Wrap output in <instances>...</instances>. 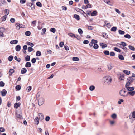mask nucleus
I'll return each instance as SVG.
<instances>
[{"label": "nucleus", "instance_id": "1", "mask_svg": "<svg viewBox=\"0 0 135 135\" xmlns=\"http://www.w3.org/2000/svg\"><path fill=\"white\" fill-rule=\"evenodd\" d=\"M104 82L108 85L112 81L111 77L109 76L104 77Z\"/></svg>", "mask_w": 135, "mask_h": 135}, {"label": "nucleus", "instance_id": "2", "mask_svg": "<svg viewBox=\"0 0 135 135\" xmlns=\"http://www.w3.org/2000/svg\"><path fill=\"white\" fill-rule=\"evenodd\" d=\"M119 94L120 96L123 97H127L128 95V93H126V91L123 89L120 91Z\"/></svg>", "mask_w": 135, "mask_h": 135}, {"label": "nucleus", "instance_id": "3", "mask_svg": "<svg viewBox=\"0 0 135 135\" xmlns=\"http://www.w3.org/2000/svg\"><path fill=\"white\" fill-rule=\"evenodd\" d=\"M134 80V78L132 77L128 78L127 79V81L126 85H130L133 82Z\"/></svg>", "mask_w": 135, "mask_h": 135}, {"label": "nucleus", "instance_id": "4", "mask_svg": "<svg viewBox=\"0 0 135 135\" xmlns=\"http://www.w3.org/2000/svg\"><path fill=\"white\" fill-rule=\"evenodd\" d=\"M16 115V117L19 118L20 119H22V118L21 112V109L19 110L17 112Z\"/></svg>", "mask_w": 135, "mask_h": 135}, {"label": "nucleus", "instance_id": "5", "mask_svg": "<svg viewBox=\"0 0 135 135\" xmlns=\"http://www.w3.org/2000/svg\"><path fill=\"white\" fill-rule=\"evenodd\" d=\"M44 103V99L42 97H40L38 99V104L39 105H42Z\"/></svg>", "mask_w": 135, "mask_h": 135}, {"label": "nucleus", "instance_id": "6", "mask_svg": "<svg viewBox=\"0 0 135 135\" xmlns=\"http://www.w3.org/2000/svg\"><path fill=\"white\" fill-rule=\"evenodd\" d=\"M130 85H126L125 87L127 90L129 91H133L134 89V88L133 87H130L129 86Z\"/></svg>", "mask_w": 135, "mask_h": 135}, {"label": "nucleus", "instance_id": "7", "mask_svg": "<svg viewBox=\"0 0 135 135\" xmlns=\"http://www.w3.org/2000/svg\"><path fill=\"white\" fill-rule=\"evenodd\" d=\"M124 75L123 74H119L118 75V78L120 80H124Z\"/></svg>", "mask_w": 135, "mask_h": 135}, {"label": "nucleus", "instance_id": "8", "mask_svg": "<svg viewBox=\"0 0 135 135\" xmlns=\"http://www.w3.org/2000/svg\"><path fill=\"white\" fill-rule=\"evenodd\" d=\"M0 93L2 96H4L7 93V91L5 89H3L2 91H1Z\"/></svg>", "mask_w": 135, "mask_h": 135}, {"label": "nucleus", "instance_id": "9", "mask_svg": "<svg viewBox=\"0 0 135 135\" xmlns=\"http://www.w3.org/2000/svg\"><path fill=\"white\" fill-rule=\"evenodd\" d=\"M68 35L71 37H74L77 38L78 35H75L74 34L71 33H69Z\"/></svg>", "mask_w": 135, "mask_h": 135}, {"label": "nucleus", "instance_id": "10", "mask_svg": "<svg viewBox=\"0 0 135 135\" xmlns=\"http://www.w3.org/2000/svg\"><path fill=\"white\" fill-rule=\"evenodd\" d=\"M39 116V119L40 120H42L44 118V117L43 114L41 113H40L38 114Z\"/></svg>", "mask_w": 135, "mask_h": 135}, {"label": "nucleus", "instance_id": "11", "mask_svg": "<svg viewBox=\"0 0 135 135\" xmlns=\"http://www.w3.org/2000/svg\"><path fill=\"white\" fill-rule=\"evenodd\" d=\"M100 45L101 46L102 48H104L107 47V45L104 43H101L100 44Z\"/></svg>", "mask_w": 135, "mask_h": 135}, {"label": "nucleus", "instance_id": "12", "mask_svg": "<svg viewBox=\"0 0 135 135\" xmlns=\"http://www.w3.org/2000/svg\"><path fill=\"white\" fill-rule=\"evenodd\" d=\"M127 93L128 94H129L131 96H133L135 95V91H129Z\"/></svg>", "mask_w": 135, "mask_h": 135}, {"label": "nucleus", "instance_id": "13", "mask_svg": "<svg viewBox=\"0 0 135 135\" xmlns=\"http://www.w3.org/2000/svg\"><path fill=\"white\" fill-rule=\"evenodd\" d=\"M20 103H16L14 105V107L15 108H17L20 106Z\"/></svg>", "mask_w": 135, "mask_h": 135}, {"label": "nucleus", "instance_id": "14", "mask_svg": "<svg viewBox=\"0 0 135 135\" xmlns=\"http://www.w3.org/2000/svg\"><path fill=\"white\" fill-rule=\"evenodd\" d=\"M21 46L19 45H17L15 47V50L17 51H19L21 49Z\"/></svg>", "mask_w": 135, "mask_h": 135}, {"label": "nucleus", "instance_id": "15", "mask_svg": "<svg viewBox=\"0 0 135 135\" xmlns=\"http://www.w3.org/2000/svg\"><path fill=\"white\" fill-rule=\"evenodd\" d=\"M27 70L26 68H24L22 69L21 73L22 74H23L26 73L27 72Z\"/></svg>", "mask_w": 135, "mask_h": 135}, {"label": "nucleus", "instance_id": "16", "mask_svg": "<svg viewBox=\"0 0 135 135\" xmlns=\"http://www.w3.org/2000/svg\"><path fill=\"white\" fill-rule=\"evenodd\" d=\"M111 117L113 119H115L117 118V115L116 114L113 113L111 115Z\"/></svg>", "mask_w": 135, "mask_h": 135}, {"label": "nucleus", "instance_id": "17", "mask_svg": "<svg viewBox=\"0 0 135 135\" xmlns=\"http://www.w3.org/2000/svg\"><path fill=\"white\" fill-rule=\"evenodd\" d=\"M18 42V41L17 40H15L11 41L10 43L11 44H17Z\"/></svg>", "mask_w": 135, "mask_h": 135}, {"label": "nucleus", "instance_id": "18", "mask_svg": "<svg viewBox=\"0 0 135 135\" xmlns=\"http://www.w3.org/2000/svg\"><path fill=\"white\" fill-rule=\"evenodd\" d=\"M31 66V64L30 62H28L26 63L25 66L26 67L30 68Z\"/></svg>", "mask_w": 135, "mask_h": 135}, {"label": "nucleus", "instance_id": "19", "mask_svg": "<svg viewBox=\"0 0 135 135\" xmlns=\"http://www.w3.org/2000/svg\"><path fill=\"white\" fill-rule=\"evenodd\" d=\"M14 72V70L13 69H11L9 70V74L10 76H11L12 75L13 73Z\"/></svg>", "mask_w": 135, "mask_h": 135}, {"label": "nucleus", "instance_id": "20", "mask_svg": "<svg viewBox=\"0 0 135 135\" xmlns=\"http://www.w3.org/2000/svg\"><path fill=\"white\" fill-rule=\"evenodd\" d=\"M104 1L105 3L109 5H112V4L110 0H104Z\"/></svg>", "mask_w": 135, "mask_h": 135}, {"label": "nucleus", "instance_id": "21", "mask_svg": "<svg viewBox=\"0 0 135 135\" xmlns=\"http://www.w3.org/2000/svg\"><path fill=\"white\" fill-rule=\"evenodd\" d=\"M33 3H34L33 2H31L30 3V4H31V9L32 10H33L35 9V5L33 4Z\"/></svg>", "mask_w": 135, "mask_h": 135}, {"label": "nucleus", "instance_id": "22", "mask_svg": "<svg viewBox=\"0 0 135 135\" xmlns=\"http://www.w3.org/2000/svg\"><path fill=\"white\" fill-rule=\"evenodd\" d=\"M97 12L96 11H94L91 14V16H95L96 15Z\"/></svg>", "mask_w": 135, "mask_h": 135}, {"label": "nucleus", "instance_id": "23", "mask_svg": "<svg viewBox=\"0 0 135 135\" xmlns=\"http://www.w3.org/2000/svg\"><path fill=\"white\" fill-rule=\"evenodd\" d=\"M16 28L17 29H19L20 28L23 27H20V25L19 23H17L16 25Z\"/></svg>", "mask_w": 135, "mask_h": 135}, {"label": "nucleus", "instance_id": "24", "mask_svg": "<svg viewBox=\"0 0 135 135\" xmlns=\"http://www.w3.org/2000/svg\"><path fill=\"white\" fill-rule=\"evenodd\" d=\"M34 121L35 123L38 125L39 123L38 118V117L36 118L35 119Z\"/></svg>", "mask_w": 135, "mask_h": 135}, {"label": "nucleus", "instance_id": "25", "mask_svg": "<svg viewBox=\"0 0 135 135\" xmlns=\"http://www.w3.org/2000/svg\"><path fill=\"white\" fill-rule=\"evenodd\" d=\"M128 47L129 49L132 51H134L135 50V48L131 45H129L128 46Z\"/></svg>", "mask_w": 135, "mask_h": 135}, {"label": "nucleus", "instance_id": "26", "mask_svg": "<svg viewBox=\"0 0 135 135\" xmlns=\"http://www.w3.org/2000/svg\"><path fill=\"white\" fill-rule=\"evenodd\" d=\"M26 44L31 46L32 47H33L34 46V45L33 43H31L29 42H27Z\"/></svg>", "mask_w": 135, "mask_h": 135}, {"label": "nucleus", "instance_id": "27", "mask_svg": "<svg viewBox=\"0 0 135 135\" xmlns=\"http://www.w3.org/2000/svg\"><path fill=\"white\" fill-rule=\"evenodd\" d=\"M30 57L28 55L25 58V59L26 61H30Z\"/></svg>", "mask_w": 135, "mask_h": 135}, {"label": "nucleus", "instance_id": "28", "mask_svg": "<svg viewBox=\"0 0 135 135\" xmlns=\"http://www.w3.org/2000/svg\"><path fill=\"white\" fill-rule=\"evenodd\" d=\"M123 72L124 73L128 75H129L130 74V71L127 70H123Z\"/></svg>", "mask_w": 135, "mask_h": 135}, {"label": "nucleus", "instance_id": "29", "mask_svg": "<svg viewBox=\"0 0 135 135\" xmlns=\"http://www.w3.org/2000/svg\"><path fill=\"white\" fill-rule=\"evenodd\" d=\"M74 17L77 20H79L80 19L79 16L77 14H75L74 16Z\"/></svg>", "mask_w": 135, "mask_h": 135}, {"label": "nucleus", "instance_id": "30", "mask_svg": "<svg viewBox=\"0 0 135 135\" xmlns=\"http://www.w3.org/2000/svg\"><path fill=\"white\" fill-rule=\"evenodd\" d=\"M95 89V87L93 85L91 86L89 88V89L90 90V91H93V90H94Z\"/></svg>", "mask_w": 135, "mask_h": 135}, {"label": "nucleus", "instance_id": "31", "mask_svg": "<svg viewBox=\"0 0 135 135\" xmlns=\"http://www.w3.org/2000/svg\"><path fill=\"white\" fill-rule=\"evenodd\" d=\"M76 10L78 11V12H80L82 13H84L85 14V12H84L82 10V9H79V8H77V9Z\"/></svg>", "mask_w": 135, "mask_h": 135}, {"label": "nucleus", "instance_id": "32", "mask_svg": "<svg viewBox=\"0 0 135 135\" xmlns=\"http://www.w3.org/2000/svg\"><path fill=\"white\" fill-rule=\"evenodd\" d=\"M117 28L116 27L114 26L111 29V31H112L115 32L116 31Z\"/></svg>", "mask_w": 135, "mask_h": 135}, {"label": "nucleus", "instance_id": "33", "mask_svg": "<svg viewBox=\"0 0 135 135\" xmlns=\"http://www.w3.org/2000/svg\"><path fill=\"white\" fill-rule=\"evenodd\" d=\"M124 37L125 38H128V39H130L131 38V36L130 35L128 34H127L125 35L124 36Z\"/></svg>", "mask_w": 135, "mask_h": 135}, {"label": "nucleus", "instance_id": "34", "mask_svg": "<svg viewBox=\"0 0 135 135\" xmlns=\"http://www.w3.org/2000/svg\"><path fill=\"white\" fill-rule=\"evenodd\" d=\"M113 67V66L112 65L109 64L108 65V68L109 70H111Z\"/></svg>", "mask_w": 135, "mask_h": 135}, {"label": "nucleus", "instance_id": "35", "mask_svg": "<svg viewBox=\"0 0 135 135\" xmlns=\"http://www.w3.org/2000/svg\"><path fill=\"white\" fill-rule=\"evenodd\" d=\"M119 58L121 60H123L124 59L123 56L122 55H119L118 56Z\"/></svg>", "mask_w": 135, "mask_h": 135}, {"label": "nucleus", "instance_id": "36", "mask_svg": "<svg viewBox=\"0 0 135 135\" xmlns=\"http://www.w3.org/2000/svg\"><path fill=\"white\" fill-rule=\"evenodd\" d=\"M120 35H124L125 33V32L121 30H119L118 31Z\"/></svg>", "mask_w": 135, "mask_h": 135}, {"label": "nucleus", "instance_id": "37", "mask_svg": "<svg viewBox=\"0 0 135 135\" xmlns=\"http://www.w3.org/2000/svg\"><path fill=\"white\" fill-rule=\"evenodd\" d=\"M114 50L115 51L118 52H121V50L119 49L117 47H115L114 48Z\"/></svg>", "mask_w": 135, "mask_h": 135}, {"label": "nucleus", "instance_id": "38", "mask_svg": "<svg viewBox=\"0 0 135 135\" xmlns=\"http://www.w3.org/2000/svg\"><path fill=\"white\" fill-rule=\"evenodd\" d=\"M73 60L74 61H78L79 60V59L78 57H74L73 58Z\"/></svg>", "mask_w": 135, "mask_h": 135}, {"label": "nucleus", "instance_id": "39", "mask_svg": "<svg viewBox=\"0 0 135 135\" xmlns=\"http://www.w3.org/2000/svg\"><path fill=\"white\" fill-rule=\"evenodd\" d=\"M78 32L80 35L82 34L83 33L82 30L80 28H79L78 29Z\"/></svg>", "mask_w": 135, "mask_h": 135}, {"label": "nucleus", "instance_id": "40", "mask_svg": "<svg viewBox=\"0 0 135 135\" xmlns=\"http://www.w3.org/2000/svg\"><path fill=\"white\" fill-rule=\"evenodd\" d=\"M13 59V56H12L11 55L9 56L8 58V60L10 61H11Z\"/></svg>", "mask_w": 135, "mask_h": 135}, {"label": "nucleus", "instance_id": "41", "mask_svg": "<svg viewBox=\"0 0 135 135\" xmlns=\"http://www.w3.org/2000/svg\"><path fill=\"white\" fill-rule=\"evenodd\" d=\"M103 37L105 38H107L108 37V35L105 33H103Z\"/></svg>", "mask_w": 135, "mask_h": 135}, {"label": "nucleus", "instance_id": "42", "mask_svg": "<svg viewBox=\"0 0 135 135\" xmlns=\"http://www.w3.org/2000/svg\"><path fill=\"white\" fill-rule=\"evenodd\" d=\"M27 49L29 52H31L33 50V49L30 47H28Z\"/></svg>", "mask_w": 135, "mask_h": 135}, {"label": "nucleus", "instance_id": "43", "mask_svg": "<svg viewBox=\"0 0 135 135\" xmlns=\"http://www.w3.org/2000/svg\"><path fill=\"white\" fill-rule=\"evenodd\" d=\"M36 5L40 7H41L42 6L40 2H37L36 3Z\"/></svg>", "mask_w": 135, "mask_h": 135}, {"label": "nucleus", "instance_id": "44", "mask_svg": "<svg viewBox=\"0 0 135 135\" xmlns=\"http://www.w3.org/2000/svg\"><path fill=\"white\" fill-rule=\"evenodd\" d=\"M41 54L40 52L39 51H37L36 53V55L38 56H40Z\"/></svg>", "mask_w": 135, "mask_h": 135}, {"label": "nucleus", "instance_id": "45", "mask_svg": "<svg viewBox=\"0 0 135 135\" xmlns=\"http://www.w3.org/2000/svg\"><path fill=\"white\" fill-rule=\"evenodd\" d=\"M32 88L31 86H29L28 87L26 88L27 91L28 92H29L31 89Z\"/></svg>", "mask_w": 135, "mask_h": 135}, {"label": "nucleus", "instance_id": "46", "mask_svg": "<svg viewBox=\"0 0 135 135\" xmlns=\"http://www.w3.org/2000/svg\"><path fill=\"white\" fill-rule=\"evenodd\" d=\"M99 47L98 45L97 44H95L94 45L93 47L95 49H98Z\"/></svg>", "mask_w": 135, "mask_h": 135}, {"label": "nucleus", "instance_id": "47", "mask_svg": "<svg viewBox=\"0 0 135 135\" xmlns=\"http://www.w3.org/2000/svg\"><path fill=\"white\" fill-rule=\"evenodd\" d=\"M7 16H6V15H5L4 16L2 17V21H5L6 20V18H7Z\"/></svg>", "mask_w": 135, "mask_h": 135}, {"label": "nucleus", "instance_id": "48", "mask_svg": "<svg viewBox=\"0 0 135 135\" xmlns=\"http://www.w3.org/2000/svg\"><path fill=\"white\" fill-rule=\"evenodd\" d=\"M121 43L120 44H121V46L122 45L123 47H125V46H126V45H127L126 44L125 42H121Z\"/></svg>", "mask_w": 135, "mask_h": 135}, {"label": "nucleus", "instance_id": "49", "mask_svg": "<svg viewBox=\"0 0 135 135\" xmlns=\"http://www.w3.org/2000/svg\"><path fill=\"white\" fill-rule=\"evenodd\" d=\"M105 55H108L109 54V52L108 51L106 50L104 52Z\"/></svg>", "mask_w": 135, "mask_h": 135}, {"label": "nucleus", "instance_id": "50", "mask_svg": "<svg viewBox=\"0 0 135 135\" xmlns=\"http://www.w3.org/2000/svg\"><path fill=\"white\" fill-rule=\"evenodd\" d=\"M16 89L18 90H20L21 89V87L20 85H17L15 87Z\"/></svg>", "mask_w": 135, "mask_h": 135}, {"label": "nucleus", "instance_id": "51", "mask_svg": "<svg viewBox=\"0 0 135 135\" xmlns=\"http://www.w3.org/2000/svg\"><path fill=\"white\" fill-rule=\"evenodd\" d=\"M9 10L8 9H6L5 10V12L6 13V16L7 15H8L9 13Z\"/></svg>", "mask_w": 135, "mask_h": 135}, {"label": "nucleus", "instance_id": "52", "mask_svg": "<svg viewBox=\"0 0 135 135\" xmlns=\"http://www.w3.org/2000/svg\"><path fill=\"white\" fill-rule=\"evenodd\" d=\"M31 34V32L29 31H27L25 32V35L28 36H29Z\"/></svg>", "mask_w": 135, "mask_h": 135}, {"label": "nucleus", "instance_id": "53", "mask_svg": "<svg viewBox=\"0 0 135 135\" xmlns=\"http://www.w3.org/2000/svg\"><path fill=\"white\" fill-rule=\"evenodd\" d=\"M5 83L1 81L0 82V86L1 87H3L4 86Z\"/></svg>", "mask_w": 135, "mask_h": 135}, {"label": "nucleus", "instance_id": "54", "mask_svg": "<svg viewBox=\"0 0 135 135\" xmlns=\"http://www.w3.org/2000/svg\"><path fill=\"white\" fill-rule=\"evenodd\" d=\"M65 49L66 50H69V48L68 46L66 45H65L64 46Z\"/></svg>", "mask_w": 135, "mask_h": 135}, {"label": "nucleus", "instance_id": "55", "mask_svg": "<svg viewBox=\"0 0 135 135\" xmlns=\"http://www.w3.org/2000/svg\"><path fill=\"white\" fill-rule=\"evenodd\" d=\"M50 31L53 33H54L56 31V29L54 28H52L50 29Z\"/></svg>", "mask_w": 135, "mask_h": 135}, {"label": "nucleus", "instance_id": "56", "mask_svg": "<svg viewBox=\"0 0 135 135\" xmlns=\"http://www.w3.org/2000/svg\"><path fill=\"white\" fill-rule=\"evenodd\" d=\"M91 41L93 42V44H96L98 42V41L96 40H95L94 39L92 40Z\"/></svg>", "mask_w": 135, "mask_h": 135}, {"label": "nucleus", "instance_id": "57", "mask_svg": "<svg viewBox=\"0 0 135 135\" xmlns=\"http://www.w3.org/2000/svg\"><path fill=\"white\" fill-rule=\"evenodd\" d=\"M64 45V42H61L59 44L60 46L61 47H62Z\"/></svg>", "mask_w": 135, "mask_h": 135}, {"label": "nucleus", "instance_id": "58", "mask_svg": "<svg viewBox=\"0 0 135 135\" xmlns=\"http://www.w3.org/2000/svg\"><path fill=\"white\" fill-rule=\"evenodd\" d=\"M14 59L15 60L17 61L18 62H20L21 60V59L20 58H19L18 59L17 57L16 56H15L14 57Z\"/></svg>", "mask_w": 135, "mask_h": 135}, {"label": "nucleus", "instance_id": "59", "mask_svg": "<svg viewBox=\"0 0 135 135\" xmlns=\"http://www.w3.org/2000/svg\"><path fill=\"white\" fill-rule=\"evenodd\" d=\"M5 131V129L3 127H0V131L1 132H3Z\"/></svg>", "mask_w": 135, "mask_h": 135}, {"label": "nucleus", "instance_id": "60", "mask_svg": "<svg viewBox=\"0 0 135 135\" xmlns=\"http://www.w3.org/2000/svg\"><path fill=\"white\" fill-rule=\"evenodd\" d=\"M36 61V60L35 58H33L31 60V62L33 63H35Z\"/></svg>", "mask_w": 135, "mask_h": 135}, {"label": "nucleus", "instance_id": "61", "mask_svg": "<svg viewBox=\"0 0 135 135\" xmlns=\"http://www.w3.org/2000/svg\"><path fill=\"white\" fill-rule=\"evenodd\" d=\"M26 0H21L20 3L22 4H23L26 2Z\"/></svg>", "mask_w": 135, "mask_h": 135}, {"label": "nucleus", "instance_id": "62", "mask_svg": "<svg viewBox=\"0 0 135 135\" xmlns=\"http://www.w3.org/2000/svg\"><path fill=\"white\" fill-rule=\"evenodd\" d=\"M109 54L110 56H114L115 55V53L113 52H111L110 53H109Z\"/></svg>", "mask_w": 135, "mask_h": 135}, {"label": "nucleus", "instance_id": "63", "mask_svg": "<svg viewBox=\"0 0 135 135\" xmlns=\"http://www.w3.org/2000/svg\"><path fill=\"white\" fill-rule=\"evenodd\" d=\"M124 100L122 99H120L118 101V103L119 104H121L122 102H123Z\"/></svg>", "mask_w": 135, "mask_h": 135}, {"label": "nucleus", "instance_id": "64", "mask_svg": "<svg viewBox=\"0 0 135 135\" xmlns=\"http://www.w3.org/2000/svg\"><path fill=\"white\" fill-rule=\"evenodd\" d=\"M110 124L111 125H113L114 124L115 122V121L113 120H110Z\"/></svg>", "mask_w": 135, "mask_h": 135}]
</instances>
